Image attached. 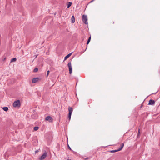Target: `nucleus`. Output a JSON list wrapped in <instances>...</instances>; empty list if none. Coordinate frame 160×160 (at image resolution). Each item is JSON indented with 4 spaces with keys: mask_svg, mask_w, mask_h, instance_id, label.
Instances as JSON below:
<instances>
[{
    "mask_svg": "<svg viewBox=\"0 0 160 160\" xmlns=\"http://www.w3.org/2000/svg\"><path fill=\"white\" fill-rule=\"evenodd\" d=\"M13 106L14 107H20L21 106V103L20 100H18L14 101L13 103Z\"/></svg>",
    "mask_w": 160,
    "mask_h": 160,
    "instance_id": "obj_1",
    "label": "nucleus"
},
{
    "mask_svg": "<svg viewBox=\"0 0 160 160\" xmlns=\"http://www.w3.org/2000/svg\"><path fill=\"white\" fill-rule=\"evenodd\" d=\"M83 22L86 24H88V18L87 15H83L82 17Z\"/></svg>",
    "mask_w": 160,
    "mask_h": 160,
    "instance_id": "obj_2",
    "label": "nucleus"
},
{
    "mask_svg": "<svg viewBox=\"0 0 160 160\" xmlns=\"http://www.w3.org/2000/svg\"><path fill=\"white\" fill-rule=\"evenodd\" d=\"M41 79V78H34L32 79V83H35L38 81H40Z\"/></svg>",
    "mask_w": 160,
    "mask_h": 160,
    "instance_id": "obj_3",
    "label": "nucleus"
},
{
    "mask_svg": "<svg viewBox=\"0 0 160 160\" xmlns=\"http://www.w3.org/2000/svg\"><path fill=\"white\" fill-rule=\"evenodd\" d=\"M68 66L69 68V73L70 74H71L72 73V69L71 65V62H68Z\"/></svg>",
    "mask_w": 160,
    "mask_h": 160,
    "instance_id": "obj_4",
    "label": "nucleus"
},
{
    "mask_svg": "<svg viewBox=\"0 0 160 160\" xmlns=\"http://www.w3.org/2000/svg\"><path fill=\"white\" fill-rule=\"evenodd\" d=\"M52 118L51 116H48L45 118V120L46 121H49L50 122H51L52 121Z\"/></svg>",
    "mask_w": 160,
    "mask_h": 160,
    "instance_id": "obj_5",
    "label": "nucleus"
},
{
    "mask_svg": "<svg viewBox=\"0 0 160 160\" xmlns=\"http://www.w3.org/2000/svg\"><path fill=\"white\" fill-rule=\"evenodd\" d=\"M47 156V153L44 152L40 157L39 158L40 160H43Z\"/></svg>",
    "mask_w": 160,
    "mask_h": 160,
    "instance_id": "obj_6",
    "label": "nucleus"
},
{
    "mask_svg": "<svg viewBox=\"0 0 160 160\" xmlns=\"http://www.w3.org/2000/svg\"><path fill=\"white\" fill-rule=\"evenodd\" d=\"M155 103V101L152 99H150L149 101L148 105H153Z\"/></svg>",
    "mask_w": 160,
    "mask_h": 160,
    "instance_id": "obj_7",
    "label": "nucleus"
},
{
    "mask_svg": "<svg viewBox=\"0 0 160 160\" xmlns=\"http://www.w3.org/2000/svg\"><path fill=\"white\" fill-rule=\"evenodd\" d=\"M68 111H69L68 114H72V112L73 111V108L72 107H69L68 108Z\"/></svg>",
    "mask_w": 160,
    "mask_h": 160,
    "instance_id": "obj_8",
    "label": "nucleus"
},
{
    "mask_svg": "<svg viewBox=\"0 0 160 160\" xmlns=\"http://www.w3.org/2000/svg\"><path fill=\"white\" fill-rule=\"evenodd\" d=\"M72 52H71L67 55L64 58V61L66 60L68 58L72 55Z\"/></svg>",
    "mask_w": 160,
    "mask_h": 160,
    "instance_id": "obj_9",
    "label": "nucleus"
},
{
    "mask_svg": "<svg viewBox=\"0 0 160 160\" xmlns=\"http://www.w3.org/2000/svg\"><path fill=\"white\" fill-rule=\"evenodd\" d=\"M124 146V144L123 143H122L120 145V147L118 149V150L119 151L121 150L122 148H123Z\"/></svg>",
    "mask_w": 160,
    "mask_h": 160,
    "instance_id": "obj_10",
    "label": "nucleus"
},
{
    "mask_svg": "<svg viewBox=\"0 0 160 160\" xmlns=\"http://www.w3.org/2000/svg\"><path fill=\"white\" fill-rule=\"evenodd\" d=\"M72 22V23H74L75 22V18L74 16H72L71 18Z\"/></svg>",
    "mask_w": 160,
    "mask_h": 160,
    "instance_id": "obj_11",
    "label": "nucleus"
},
{
    "mask_svg": "<svg viewBox=\"0 0 160 160\" xmlns=\"http://www.w3.org/2000/svg\"><path fill=\"white\" fill-rule=\"evenodd\" d=\"M2 109L5 111H7L8 110V108L7 107H4Z\"/></svg>",
    "mask_w": 160,
    "mask_h": 160,
    "instance_id": "obj_12",
    "label": "nucleus"
},
{
    "mask_svg": "<svg viewBox=\"0 0 160 160\" xmlns=\"http://www.w3.org/2000/svg\"><path fill=\"white\" fill-rule=\"evenodd\" d=\"M118 151H119L118 149L117 150H111L110 152H111L113 153V152H118Z\"/></svg>",
    "mask_w": 160,
    "mask_h": 160,
    "instance_id": "obj_13",
    "label": "nucleus"
},
{
    "mask_svg": "<svg viewBox=\"0 0 160 160\" xmlns=\"http://www.w3.org/2000/svg\"><path fill=\"white\" fill-rule=\"evenodd\" d=\"M91 37H89V38H88V39L87 41V45L88 44H89V42L91 40Z\"/></svg>",
    "mask_w": 160,
    "mask_h": 160,
    "instance_id": "obj_14",
    "label": "nucleus"
},
{
    "mask_svg": "<svg viewBox=\"0 0 160 160\" xmlns=\"http://www.w3.org/2000/svg\"><path fill=\"white\" fill-rule=\"evenodd\" d=\"M16 60H17V59L16 58H13L11 59V62H15V61H16Z\"/></svg>",
    "mask_w": 160,
    "mask_h": 160,
    "instance_id": "obj_15",
    "label": "nucleus"
},
{
    "mask_svg": "<svg viewBox=\"0 0 160 160\" xmlns=\"http://www.w3.org/2000/svg\"><path fill=\"white\" fill-rule=\"evenodd\" d=\"M72 5V3L71 2H68V4L67 8H68L69 7H70Z\"/></svg>",
    "mask_w": 160,
    "mask_h": 160,
    "instance_id": "obj_16",
    "label": "nucleus"
},
{
    "mask_svg": "<svg viewBox=\"0 0 160 160\" xmlns=\"http://www.w3.org/2000/svg\"><path fill=\"white\" fill-rule=\"evenodd\" d=\"M39 128V127L38 126H36V127H35L34 128V130H35V131H37V130H38Z\"/></svg>",
    "mask_w": 160,
    "mask_h": 160,
    "instance_id": "obj_17",
    "label": "nucleus"
},
{
    "mask_svg": "<svg viewBox=\"0 0 160 160\" xmlns=\"http://www.w3.org/2000/svg\"><path fill=\"white\" fill-rule=\"evenodd\" d=\"M38 68H35L34 69L33 71H34V72H37V71H38Z\"/></svg>",
    "mask_w": 160,
    "mask_h": 160,
    "instance_id": "obj_18",
    "label": "nucleus"
},
{
    "mask_svg": "<svg viewBox=\"0 0 160 160\" xmlns=\"http://www.w3.org/2000/svg\"><path fill=\"white\" fill-rule=\"evenodd\" d=\"M68 149H69L70 150L72 151H73V150L69 146L68 144Z\"/></svg>",
    "mask_w": 160,
    "mask_h": 160,
    "instance_id": "obj_19",
    "label": "nucleus"
},
{
    "mask_svg": "<svg viewBox=\"0 0 160 160\" xmlns=\"http://www.w3.org/2000/svg\"><path fill=\"white\" fill-rule=\"evenodd\" d=\"M71 115H72V114H68V118H69V120H70V119H71Z\"/></svg>",
    "mask_w": 160,
    "mask_h": 160,
    "instance_id": "obj_20",
    "label": "nucleus"
},
{
    "mask_svg": "<svg viewBox=\"0 0 160 160\" xmlns=\"http://www.w3.org/2000/svg\"><path fill=\"white\" fill-rule=\"evenodd\" d=\"M49 72V70L47 72V77L48 75Z\"/></svg>",
    "mask_w": 160,
    "mask_h": 160,
    "instance_id": "obj_21",
    "label": "nucleus"
},
{
    "mask_svg": "<svg viewBox=\"0 0 160 160\" xmlns=\"http://www.w3.org/2000/svg\"><path fill=\"white\" fill-rule=\"evenodd\" d=\"M38 56V55H36L34 56V57H35V58H36Z\"/></svg>",
    "mask_w": 160,
    "mask_h": 160,
    "instance_id": "obj_22",
    "label": "nucleus"
},
{
    "mask_svg": "<svg viewBox=\"0 0 160 160\" xmlns=\"http://www.w3.org/2000/svg\"><path fill=\"white\" fill-rule=\"evenodd\" d=\"M140 129H139L138 132V135L140 133Z\"/></svg>",
    "mask_w": 160,
    "mask_h": 160,
    "instance_id": "obj_23",
    "label": "nucleus"
},
{
    "mask_svg": "<svg viewBox=\"0 0 160 160\" xmlns=\"http://www.w3.org/2000/svg\"><path fill=\"white\" fill-rule=\"evenodd\" d=\"M95 0H92V1H91L90 2V3H92V2H93Z\"/></svg>",
    "mask_w": 160,
    "mask_h": 160,
    "instance_id": "obj_24",
    "label": "nucleus"
},
{
    "mask_svg": "<svg viewBox=\"0 0 160 160\" xmlns=\"http://www.w3.org/2000/svg\"><path fill=\"white\" fill-rule=\"evenodd\" d=\"M67 160H71V159H68Z\"/></svg>",
    "mask_w": 160,
    "mask_h": 160,
    "instance_id": "obj_25",
    "label": "nucleus"
}]
</instances>
